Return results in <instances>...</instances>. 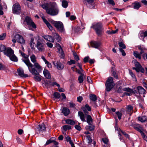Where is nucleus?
<instances>
[{
	"label": "nucleus",
	"instance_id": "obj_1",
	"mask_svg": "<svg viewBox=\"0 0 147 147\" xmlns=\"http://www.w3.org/2000/svg\"><path fill=\"white\" fill-rule=\"evenodd\" d=\"M42 8L45 9L46 13L51 16L57 15L59 12L57 5L55 2H49L43 4Z\"/></svg>",
	"mask_w": 147,
	"mask_h": 147
},
{
	"label": "nucleus",
	"instance_id": "obj_2",
	"mask_svg": "<svg viewBox=\"0 0 147 147\" xmlns=\"http://www.w3.org/2000/svg\"><path fill=\"white\" fill-rule=\"evenodd\" d=\"M24 62L27 66L29 71L33 75H34V78L36 81H40L41 80L40 76L38 71L33 68V65L30 62L29 60H24Z\"/></svg>",
	"mask_w": 147,
	"mask_h": 147
},
{
	"label": "nucleus",
	"instance_id": "obj_3",
	"mask_svg": "<svg viewBox=\"0 0 147 147\" xmlns=\"http://www.w3.org/2000/svg\"><path fill=\"white\" fill-rule=\"evenodd\" d=\"M91 28L94 29L98 36L101 35L103 32L102 25L101 22L94 23L91 27Z\"/></svg>",
	"mask_w": 147,
	"mask_h": 147
},
{
	"label": "nucleus",
	"instance_id": "obj_4",
	"mask_svg": "<svg viewBox=\"0 0 147 147\" xmlns=\"http://www.w3.org/2000/svg\"><path fill=\"white\" fill-rule=\"evenodd\" d=\"M45 42L44 40L40 37L38 38L36 41V47L38 51L41 52L45 50Z\"/></svg>",
	"mask_w": 147,
	"mask_h": 147
},
{
	"label": "nucleus",
	"instance_id": "obj_5",
	"mask_svg": "<svg viewBox=\"0 0 147 147\" xmlns=\"http://www.w3.org/2000/svg\"><path fill=\"white\" fill-rule=\"evenodd\" d=\"M114 86L113 79L111 77H109L105 83L106 90L108 92L110 91Z\"/></svg>",
	"mask_w": 147,
	"mask_h": 147
},
{
	"label": "nucleus",
	"instance_id": "obj_6",
	"mask_svg": "<svg viewBox=\"0 0 147 147\" xmlns=\"http://www.w3.org/2000/svg\"><path fill=\"white\" fill-rule=\"evenodd\" d=\"M25 21L26 22L27 25L28 26V28L29 30H32V28H36V25L29 17H26L25 18Z\"/></svg>",
	"mask_w": 147,
	"mask_h": 147
},
{
	"label": "nucleus",
	"instance_id": "obj_7",
	"mask_svg": "<svg viewBox=\"0 0 147 147\" xmlns=\"http://www.w3.org/2000/svg\"><path fill=\"white\" fill-rule=\"evenodd\" d=\"M12 41L14 43H16V41L21 44H24L25 43V40L22 36L19 34H16L14 36V38L12 39Z\"/></svg>",
	"mask_w": 147,
	"mask_h": 147
},
{
	"label": "nucleus",
	"instance_id": "obj_8",
	"mask_svg": "<svg viewBox=\"0 0 147 147\" xmlns=\"http://www.w3.org/2000/svg\"><path fill=\"white\" fill-rule=\"evenodd\" d=\"M53 23L55 27L59 32H62L64 31L65 29L62 22L59 21H54Z\"/></svg>",
	"mask_w": 147,
	"mask_h": 147
},
{
	"label": "nucleus",
	"instance_id": "obj_9",
	"mask_svg": "<svg viewBox=\"0 0 147 147\" xmlns=\"http://www.w3.org/2000/svg\"><path fill=\"white\" fill-rule=\"evenodd\" d=\"M13 12L15 14H20L21 11L20 6L18 3L14 4L12 7Z\"/></svg>",
	"mask_w": 147,
	"mask_h": 147
},
{
	"label": "nucleus",
	"instance_id": "obj_10",
	"mask_svg": "<svg viewBox=\"0 0 147 147\" xmlns=\"http://www.w3.org/2000/svg\"><path fill=\"white\" fill-rule=\"evenodd\" d=\"M136 67H133V69L135 70L137 72L140 71L142 73L144 72V69L142 67L139 63L137 62L135 64Z\"/></svg>",
	"mask_w": 147,
	"mask_h": 147
},
{
	"label": "nucleus",
	"instance_id": "obj_11",
	"mask_svg": "<svg viewBox=\"0 0 147 147\" xmlns=\"http://www.w3.org/2000/svg\"><path fill=\"white\" fill-rule=\"evenodd\" d=\"M54 65L59 70H61L64 68V65L59 61H55L53 62Z\"/></svg>",
	"mask_w": 147,
	"mask_h": 147
},
{
	"label": "nucleus",
	"instance_id": "obj_12",
	"mask_svg": "<svg viewBox=\"0 0 147 147\" xmlns=\"http://www.w3.org/2000/svg\"><path fill=\"white\" fill-rule=\"evenodd\" d=\"M46 128V126L44 124L42 123L40 124L37 127L36 129V132L37 133H39L40 131H45Z\"/></svg>",
	"mask_w": 147,
	"mask_h": 147
},
{
	"label": "nucleus",
	"instance_id": "obj_13",
	"mask_svg": "<svg viewBox=\"0 0 147 147\" xmlns=\"http://www.w3.org/2000/svg\"><path fill=\"white\" fill-rule=\"evenodd\" d=\"M4 54L9 57L14 53V51L10 48H6L5 51H4Z\"/></svg>",
	"mask_w": 147,
	"mask_h": 147
},
{
	"label": "nucleus",
	"instance_id": "obj_14",
	"mask_svg": "<svg viewBox=\"0 0 147 147\" xmlns=\"http://www.w3.org/2000/svg\"><path fill=\"white\" fill-rule=\"evenodd\" d=\"M128 7H131L134 9L138 10L141 7V4L139 2L135 1L132 3L131 6H129Z\"/></svg>",
	"mask_w": 147,
	"mask_h": 147
},
{
	"label": "nucleus",
	"instance_id": "obj_15",
	"mask_svg": "<svg viewBox=\"0 0 147 147\" xmlns=\"http://www.w3.org/2000/svg\"><path fill=\"white\" fill-rule=\"evenodd\" d=\"M137 89L138 90L137 92L139 96H136L137 97H139L140 94H144L146 92V90L142 86H138L137 87Z\"/></svg>",
	"mask_w": 147,
	"mask_h": 147
},
{
	"label": "nucleus",
	"instance_id": "obj_16",
	"mask_svg": "<svg viewBox=\"0 0 147 147\" xmlns=\"http://www.w3.org/2000/svg\"><path fill=\"white\" fill-rule=\"evenodd\" d=\"M123 90L124 91H126L129 92H130V93H134L136 96H139V95L138 94V93H137V91L136 90H133L129 88H124L123 89Z\"/></svg>",
	"mask_w": 147,
	"mask_h": 147
},
{
	"label": "nucleus",
	"instance_id": "obj_17",
	"mask_svg": "<svg viewBox=\"0 0 147 147\" xmlns=\"http://www.w3.org/2000/svg\"><path fill=\"white\" fill-rule=\"evenodd\" d=\"M91 45L92 47L98 49L100 45V43L99 42L93 41L91 42Z\"/></svg>",
	"mask_w": 147,
	"mask_h": 147
},
{
	"label": "nucleus",
	"instance_id": "obj_18",
	"mask_svg": "<svg viewBox=\"0 0 147 147\" xmlns=\"http://www.w3.org/2000/svg\"><path fill=\"white\" fill-rule=\"evenodd\" d=\"M43 74L47 78L50 79L51 78V76L49 71L46 69H44L43 71Z\"/></svg>",
	"mask_w": 147,
	"mask_h": 147
},
{
	"label": "nucleus",
	"instance_id": "obj_19",
	"mask_svg": "<svg viewBox=\"0 0 147 147\" xmlns=\"http://www.w3.org/2000/svg\"><path fill=\"white\" fill-rule=\"evenodd\" d=\"M42 19L44 22L47 25L48 27L51 30H52L53 29V27L51 25L49 22L44 18H42Z\"/></svg>",
	"mask_w": 147,
	"mask_h": 147
},
{
	"label": "nucleus",
	"instance_id": "obj_20",
	"mask_svg": "<svg viewBox=\"0 0 147 147\" xmlns=\"http://www.w3.org/2000/svg\"><path fill=\"white\" fill-rule=\"evenodd\" d=\"M18 72L19 75L22 77H27L28 75L27 74H24V71L23 69H18Z\"/></svg>",
	"mask_w": 147,
	"mask_h": 147
},
{
	"label": "nucleus",
	"instance_id": "obj_21",
	"mask_svg": "<svg viewBox=\"0 0 147 147\" xmlns=\"http://www.w3.org/2000/svg\"><path fill=\"white\" fill-rule=\"evenodd\" d=\"M138 120L142 123H144L147 121V117L146 116H140L138 117Z\"/></svg>",
	"mask_w": 147,
	"mask_h": 147
},
{
	"label": "nucleus",
	"instance_id": "obj_22",
	"mask_svg": "<svg viewBox=\"0 0 147 147\" xmlns=\"http://www.w3.org/2000/svg\"><path fill=\"white\" fill-rule=\"evenodd\" d=\"M62 112L65 116H66L69 114L70 111L68 108L64 107L63 109Z\"/></svg>",
	"mask_w": 147,
	"mask_h": 147
},
{
	"label": "nucleus",
	"instance_id": "obj_23",
	"mask_svg": "<svg viewBox=\"0 0 147 147\" xmlns=\"http://www.w3.org/2000/svg\"><path fill=\"white\" fill-rule=\"evenodd\" d=\"M78 115L80 117V118L83 122L86 121L85 119V115L83 112L81 111H79L78 112Z\"/></svg>",
	"mask_w": 147,
	"mask_h": 147
},
{
	"label": "nucleus",
	"instance_id": "obj_24",
	"mask_svg": "<svg viewBox=\"0 0 147 147\" xmlns=\"http://www.w3.org/2000/svg\"><path fill=\"white\" fill-rule=\"evenodd\" d=\"M133 54L136 58H138L139 59H141V55L142 53H141L140 52L139 53L137 51H134Z\"/></svg>",
	"mask_w": 147,
	"mask_h": 147
},
{
	"label": "nucleus",
	"instance_id": "obj_25",
	"mask_svg": "<svg viewBox=\"0 0 147 147\" xmlns=\"http://www.w3.org/2000/svg\"><path fill=\"white\" fill-rule=\"evenodd\" d=\"M58 52L60 54V57L61 58H63L64 56V54L62 48L59 45V48H58Z\"/></svg>",
	"mask_w": 147,
	"mask_h": 147
},
{
	"label": "nucleus",
	"instance_id": "obj_26",
	"mask_svg": "<svg viewBox=\"0 0 147 147\" xmlns=\"http://www.w3.org/2000/svg\"><path fill=\"white\" fill-rule=\"evenodd\" d=\"M10 59L14 62H17L18 61V59L17 57L14 54V53L11 56L9 57Z\"/></svg>",
	"mask_w": 147,
	"mask_h": 147
},
{
	"label": "nucleus",
	"instance_id": "obj_27",
	"mask_svg": "<svg viewBox=\"0 0 147 147\" xmlns=\"http://www.w3.org/2000/svg\"><path fill=\"white\" fill-rule=\"evenodd\" d=\"M53 35L57 40V41L59 42L61 41V37L57 33H54Z\"/></svg>",
	"mask_w": 147,
	"mask_h": 147
},
{
	"label": "nucleus",
	"instance_id": "obj_28",
	"mask_svg": "<svg viewBox=\"0 0 147 147\" xmlns=\"http://www.w3.org/2000/svg\"><path fill=\"white\" fill-rule=\"evenodd\" d=\"M34 45L35 43L34 42V39L33 38H31L30 40V45L31 48L32 49H35V48L34 47Z\"/></svg>",
	"mask_w": 147,
	"mask_h": 147
},
{
	"label": "nucleus",
	"instance_id": "obj_29",
	"mask_svg": "<svg viewBox=\"0 0 147 147\" xmlns=\"http://www.w3.org/2000/svg\"><path fill=\"white\" fill-rule=\"evenodd\" d=\"M20 53L21 54V55L22 56L25 58V59H22V60L24 62V60H28L29 59H28V56L25 54L23 52H22V51L20 50L19 51Z\"/></svg>",
	"mask_w": 147,
	"mask_h": 147
},
{
	"label": "nucleus",
	"instance_id": "obj_30",
	"mask_svg": "<svg viewBox=\"0 0 147 147\" xmlns=\"http://www.w3.org/2000/svg\"><path fill=\"white\" fill-rule=\"evenodd\" d=\"M93 1L94 0H83L84 3L88 6H89L90 4H92Z\"/></svg>",
	"mask_w": 147,
	"mask_h": 147
},
{
	"label": "nucleus",
	"instance_id": "obj_31",
	"mask_svg": "<svg viewBox=\"0 0 147 147\" xmlns=\"http://www.w3.org/2000/svg\"><path fill=\"white\" fill-rule=\"evenodd\" d=\"M68 5V2L65 0H63L62 1V6L64 8H66Z\"/></svg>",
	"mask_w": 147,
	"mask_h": 147
},
{
	"label": "nucleus",
	"instance_id": "obj_32",
	"mask_svg": "<svg viewBox=\"0 0 147 147\" xmlns=\"http://www.w3.org/2000/svg\"><path fill=\"white\" fill-rule=\"evenodd\" d=\"M134 127L136 130L140 132L141 134L143 132L141 130L142 127L140 125L138 124L136 125V126H134Z\"/></svg>",
	"mask_w": 147,
	"mask_h": 147
},
{
	"label": "nucleus",
	"instance_id": "obj_33",
	"mask_svg": "<svg viewBox=\"0 0 147 147\" xmlns=\"http://www.w3.org/2000/svg\"><path fill=\"white\" fill-rule=\"evenodd\" d=\"M86 121L88 124L92 123V119L90 115H88L86 118Z\"/></svg>",
	"mask_w": 147,
	"mask_h": 147
},
{
	"label": "nucleus",
	"instance_id": "obj_34",
	"mask_svg": "<svg viewBox=\"0 0 147 147\" xmlns=\"http://www.w3.org/2000/svg\"><path fill=\"white\" fill-rule=\"evenodd\" d=\"M34 65L35 68L37 69L38 70H41L42 67L40 66L39 64L37 62H36L34 64Z\"/></svg>",
	"mask_w": 147,
	"mask_h": 147
},
{
	"label": "nucleus",
	"instance_id": "obj_35",
	"mask_svg": "<svg viewBox=\"0 0 147 147\" xmlns=\"http://www.w3.org/2000/svg\"><path fill=\"white\" fill-rule=\"evenodd\" d=\"M90 98L91 100L93 101H95L97 100L96 96L94 94H90Z\"/></svg>",
	"mask_w": 147,
	"mask_h": 147
},
{
	"label": "nucleus",
	"instance_id": "obj_36",
	"mask_svg": "<svg viewBox=\"0 0 147 147\" xmlns=\"http://www.w3.org/2000/svg\"><path fill=\"white\" fill-rule=\"evenodd\" d=\"M66 123L67 124L71 125H73L75 124V122L72 120L70 119H67L65 120Z\"/></svg>",
	"mask_w": 147,
	"mask_h": 147
},
{
	"label": "nucleus",
	"instance_id": "obj_37",
	"mask_svg": "<svg viewBox=\"0 0 147 147\" xmlns=\"http://www.w3.org/2000/svg\"><path fill=\"white\" fill-rule=\"evenodd\" d=\"M31 61L33 63H35L36 61V58L34 55L33 54L30 56Z\"/></svg>",
	"mask_w": 147,
	"mask_h": 147
},
{
	"label": "nucleus",
	"instance_id": "obj_38",
	"mask_svg": "<svg viewBox=\"0 0 147 147\" xmlns=\"http://www.w3.org/2000/svg\"><path fill=\"white\" fill-rule=\"evenodd\" d=\"M115 113L117 117L120 120L121 119V117L122 115V113L119 111L116 112Z\"/></svg>",
	"mask_w": 147,
	"mask_h": 147
},
{
	"label": "nucleus",
	"instance_id": "obj_39",
	"mask_svg": "<svg viewBox=\"0 0 147 147\" xmlns=\"http://www.w3.org/2000/svg\"><path fill=\"white\" fill-rule=\"evenodd\" d=\"M85 108H86L88 111H91V108L89 107L88 104H86L85 105V107H83L82 109L84 111V112H86L85 110Z\"/></svg>",
	"mask_w": 147,
	"mask_h": 147
},
{
	"label": "nucleus",
	"instance_id": "obj_40",
	"mask_svg": "<svg viewBox=\"0 0 147 147\" xmlns=\"http://www.w3.org/2000/svg\"><path fill=\"white\" fill-rule=\"evenodd\" d=\"M53 95L54 98L55 99H59L61 96L60 94L57 92H55L53 94Z\"/></svg>",
	"mask_w": 147,
	"mask_h": 147
},
{
	"label": "nucleus",
	"instance_id": "obj_41",
	"mask_svg": "<svg viewBox=\"0 0 147 147\" xmlns=\"http://www.w3.org/2000/svg\"><path fill=\"white\" fill-rule=\"evenodd\" d=\"M127 110L128 112H133V107L131 105H128L127 106Z\"/></svg>",
	"mask_w": 147,
	"mask_h": 147
},
{
	"label": "nucleus",
	"instance_id": "obj_42",
	"mask_svg": "<svg viewBox=\"0 0 147 147\" xmlns=\"http://www.w3.org/2000/svg\"><path fill=\"white\" fill-rule=\"evenodd\" d=\"M119 45L122 49H125L126 48L125 45L122 42H120L118 43Z\"/></svg>",
	"mask_w": 147,
	"mask_h": 147
},
{
	"label": "nucleus",
	"instance_id": "obj_43",
	"mask_svg": "<svg viewBox=\"0 0 147 147\" xmlns=\"http://www.w3.org/2000/svg\"><path fill=\"white\" fill-rule=\"evenodd\" d=\"M54 40L55 38L49 35L47 40L51 42H53L54 41Z\"/></svg>",
	"mask_w": 147,
	"mask_h": 147
},
{
	"label": "nucleus",
	"instance_id": "obj_44",
	"mask_svg": "<svg viewBox=\"0 0 147 147\" xmlns=\"http://www.w3.org/2000/svg\"><path fill=\"white\" fill-rule=\"evenodd\" d=\"M6 47L3 45H0V52L5 51L6 50Z\"/></svg>",
	"mask_w": 147,
	"mask_h": 147
},
{
	"label": "nucleus",
	"instance_id": "obj_45",
	"mask_svg": "<svg viewBox=\"0 0 147 147\" xmlns=\"http://www.w3.org/2000/svg\"><path fill=\"white\" fill-rule=\"evenodd\" d=\"M63 128L65 131H66L68 130L71 129V126L68 125H65L63 126Z\"/></svg>",
	"mask_w": 147,
	"mask_h": 147
},
{
	"label": "nucleus",
	"instance_id": "obj_46",
	"mask_svg": "<svg viewBox=\"0 0 147 147\" xmlns=\"http://www.w3.org/2000/svg\"><path fill=\"white\" fill-rule=\"evenodd\" d=\"M139 37L140 39H142L143 41H144V36L143 33L140 32L139 34Z\"/></svg>",
	"mask_w": 147,
	"mask_h": 147
},
{
	"label": "nucleus",
	"instance_id": "obj_47",
	"mask_svg": "<svg viewBox=\"0 0 147 147\" xmlns=\"http://www.w3.org/2000/svg\"><path fill=\"white\" fill-rule=\"evenodd\" d=\"M77 72L78 74L81 75V76L84 75V71L82 69H80V70H77Z\"/></svg>",
	"mask_w": 147,
	"mask_h": 147
},
{
	"label": "nucleus",
	"instance_id": "obj_48",
	"mask_svg": "<svg viewBox=\"0 0 147 147\" xmlns=\"http://www.w3.org/2000/svg\"><path fill=\"white\" fill-rule=\"evenodd\" d=\"M139 49L140 50V53H144V51L145 50V48L144 47H143L141 46H138V47Z\"/></svg>",
	"mask_w": 147,
	"mask_h": 147
},
{
	"label": "nucleus",
	"instance_id": "obj_49",
	"mask_svg": "<svg viewBox=\"0 0 147 147\" xmlns=\"http://www.w3.org/2000/svg\"><path fill=\"white\" fill-rule=\"evenodd\" d=\"M89 128L90 131H92L94 130V126L93 125L92 123L89 124Z\"/></svg>",
	"mask_w": 147,
	"mask_h": 147
},
{
	"label": "nucleus",
	"instance_id": "obj_50",
	"mask_svg": "<svg viewBox=\"0 0 147 147\" xmlns=\"http://www.w3.org/2000/svg\"><path fill=\"white\" fill-rule=\"evenodd\" d=\"M83 76H80L78 77V80L80 83L82 82L83 81Z\"/></svg>",
	"mask_w": 147,
	"mask_h": 147
},
{
	"label": "nucleus",
	"instance_id": "obj_51",
	"mask_svg": "<svg viewBox=\"0 0 147 147\" xmlns=\"http://www.w3.org/2000/svg\"><path fill=\"white\" fill-rule=\"evenodd\" d=\"M6 34L5 33H3L0 35V40H4Z\"/></svg>",
	"mask_w": 147,
	"mask_h": 147
},
{
	"label": "nucleus",
	"instance_id": "obj_52",
	"mask_svg": "<svg viewBox=\"0 0 147 147\" xmlns=\"http://www.w3.org/2000/svg\"><path fill=\"white\" fill-rule=\"evenodd\" d=\"M76 63L75 61L74 60H70L68 62V63L69 65H71L72 64H75Z\"/></svg>",
	"mask_w": 147,
	"mask_h": 147
},
{
	"label": "nucleus",
	"instance_id": "obj_53",
	"mask_svg": "<svg viewBox=\"0 0 147 147\" xmlns=\"http://www.w3.org/2000/svg\"><path fill=\"white\" fill-rule=\"evenodd\" d=\"M119 49L122 55L123 56H125L126 55V53L124 50L121 48H119Z\"/></svg>",
	"mask_w": 147,
	"mask_h": 147
},
{
	"label": "nucleus",
	"instance_id": "obj_54",
	"mask_svg": "<svg viewBox=\"0 0 147 147\" xmlns=\"http://www.w3.org/2000/svg\"><path fill=\"white\" fill-rule=\"evenodd\" d=\"M129 73L133 78H135L136 79V77L135 75L132 72V71L131 70H129Z\"/></svg>",
	"mask_w": 147,
	"mask_h": 147
},
{
	"label": "nucleus",
	"instance_id": "obj_55",
	"mask_svg": "<svg viewBox=\"0 0 147 147\" xmlns=\"http://www.w3.org/2000/svg\"><path fill=\"white\" fill-rule=\"evenodd\" d=\"M141 134L143 139L147 141V137L146 136L145 134L143 132Z\"/></svg>",
	"mask_w": 147,
	"mask_h": 147
},
{
	"label": "nucleus",
	"instance_id": "obj_56",
	"mask_svg": "<svg viewBox=\"0 0 147 147\" xmlns=\"http://www.w3.org/2000/svg\"><path fill=\"white\" fill-rule=\"evenodd\" d=\"M89 57L88 56L86 57L84 59V63H86L88 62L89 59Z\"/></svg>",
	"mask_w": 147,
	"mask_h": 147
},
{
	"label": "nucleus",
	"instance_id": "obj_57",
	"mask_svg": "<svg viewBox=\"0 0 147 147\" xmlns=\"http://www.w3.org/2000/svg\"><path fill=\"white\" fill-rule=\"evenodd\" d=\"M46 45L48 47L50 48H52L53 47V44L50 42H47L46 43Z\"/></svg>",
	"mask_w": 147,
	"mask_h": 147
},
{
	"label": "nucleus",
	"instance_id": "obj_58",
	"mask_svg": "<svg viewBox=\"0 0 147 147\" xmlns=\"http://www.w3.org/2000/svg\"><path fill=\"white\" fill-rule=\"evenodd\" d=\"M121 133L125 136L127 138H129V135L126 134L125 132L123 131H121Z\"/></svg>",
	"mask_w": 147,
	"mask_h": 147
},
{
	"label": "nucleus",
	"instance_id": "obj_59",
	"mask_svg": "<svg viewBox=\"0 0 147 147\" xmlns=\"http://www.w3.org/2000/svg\"><path fill=\"white\" fill-rule=\"evenodd\" d=\"M53 141L52 140V139H50L47 141L45 145H48L50 144V143L53 142Z\"/></svg>",
	"mask_w": 147,
	"mask_h": 147
},
{
	"label": "nucleus",
	"instance_id": "obj_60",
	"mask_svg": "<svg viewBox=\"0 0 147 147\" xmlns=\"http://www.w3.org/2000/svg\"><path fill=\"white\" fill-rule=\"evenodd\" d=\"M5 68V65L0 63V70H3Z\"/></svg>",
	"mask_w": 147,
	"mask_h": 147
},
{
	"label": "nucleus",
	"instance_id": "obj_61",
	"mask_svg": "<svg viewBox=\"0 0 147 147\" xmlns=\"http://www.w3.org/2000/svg\"><path fill=\"white\" fill-rule=\"evenodd\" d=\"M83 98L81 96H79L77 97V101L80 102H81Z\"/></svg>",
	"mask_w": 147,
	"mask_h": 147
},
{
	"label": "nucleus",
	"instance_id": "obj_62",
	"mask_svg": "<svg viewBox=\"0 0 147 147\" xmlns=\"http://www.w3.org/2000/svg\"><path fill=\"white\" fill-rule=\"evenodd\" d=\"M108 2L109 4H111L112 5H114L115 3L113 0H108Z\"/></svg>",
	"mask_w": 147,
	"mask_h": 147
},
{
	"label": "nucleus",
	"instance_id": "obj_63",
	"mask_svg": "<svg viewBox=\"0 0 147 147\" xmlns=\"http://www.w3.org/2000/svg\"><path fill=\"white\" fill-rule=\"evenodd\" d=\"M47 65V67L49 68H50L52 67V65L51 63H49L48 61L47 62L45 63Z\"/></svg>",
	"mask_w": 147,
	"mask_h": 147
},
{
	"label": "nucleus",
	"instance_id": "obj_64",
	"mask_svg": "<svg viewBox=\"0 0 147 147\" xmlns=\"http://www.w3.org/2000/svg\"><path fill=\"white\" fill-rule=\"evenodd\" d=\"M87 139L89 141V142H91L92 141V140L90 136H86Z\"/></svg>",
	"mask_w": 147,
	"mask_h": 147
}]
</instances>
